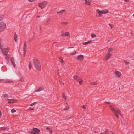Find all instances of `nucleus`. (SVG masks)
<instances>
[{"mask_svg": "<svg viewBox=\"0 0 134 134\" xmlns=\"http://www.w3.org/2000/svg\"><path fill=\"white\" fill-rule=\"evenodd\" d=\"M102 14H106L108 13H109V11L107 9H105L102 10Z\"/></svg>", "mask_w": 134, "mask_h": 134, "instance_id": "obj_15", "label": "nucleus"}, {"mask_svg": "<svg viewBox=\"0 0 134 134\" xmlns=\"http://www.w3.org/2000/svg\"><path fill=\"white\" fill-rule=\"evenodd\" d=\"M133 16L134 17V14H133Z\"/></svg>", "mask_w": 134, "mask_h": 134, "instance_id": "obj_57", "label": "nucleus"}, {"mask_svg": "<svg viewBox=\"0 0 134 134\" xmlns=\"http://www.w3.org/2000/svg\"><path fill=\"white\" fill-rule=\"evenodd\" d=\"M6 129V128L5 127H2L0 128V130H5Z\"/></svg>", "mask_w": 134, "mask_h": 134, "instance_id": "obj_27", "label": "nucleus"}, {"mask_svg": "<svg viewBox=\"0 0 134 134\" xmlns=\"http://www.w3.org/2000/svg\"><path fill=\"white\" fill-rule=\"evenodd\" d=\"M111 40H108L107 42V43H109V42H111Z\"/></svg>", "mask_w": 134, "mask_h": 134, "instance_id": "obj_44", "label": "nucleus"}, {"mask_svg": "<svg viewBox=\"0 0 134 134\" xmlns=\"http://www.w3.org/2000/svg\"><path fill=\"white\" fill-rule=\"evenodd\" d=\"M48 3V2L46 1L40 3L38 4V7L41 8V9H43L45 8Z\"/></svg>", "mask_w": 134, "mask_h": 134, "instance_id": "obj_2", "label": "nucleus"}, {"mask_svg": "<svg viewBox=\"0 0 134 134\" xmlns=\"http://www.w3.org/2000/svg\"><path fill=\"white\" fill-rule=\"evenodd\" d=\"M109 26H110L111 27V28H112V25H111V24H109Z\"/></svg>", "mask_w": 134, "mask_h": 134, "instance_id": "obj_51", "label": "nucleus"}, {"mask_svg": "<svg viewBox=\"0 0 134 134\" xmlns=\"http://www.w3.org/2000/svg\"><path fill=\"white\" fill-rule=\"evenodd\" d=\"M16 112V110L15 109H13L11 110V112L12 113H15Z\"/></svg>", "mask_w": 134, "mask_h": 134, "instance_id": "obj_26", "label": "nucleus"}, {"mask_svg": "<svg viewBox=\"0 0 134 134\" xmlns=\"http://www.w3.org/2000/svg\"><path fill=\"white\" fill-rule=\"evenodd\" d=\"M46 129L47 130H49V131H50V133H51V134L52 132V130H51L48 127H47L46 128Z\"/></svg>", "mask_w": 134, "mask_h": 134, "instance_id": "obj_25", "label": "nucleus"}, {"mask_svg": "<svg viewBox=\"0 0 134 134\" xmlns=\"http://www.w3.org/2000/svg\"><path fill=\"white\" fill-rule=\"evenodd\" d=\"M26 53V50H24V56H25Z\"/></svg>", "mask_w": 134, "mask_h": 134, "instance_id": "obj_37", "label": "nucleus"}, {"mask_svg": "<svg viewBox=\"0 0 134 134\" xmlns=\"http://www.w3.org/2000/svg\"><path fill=\"white\" fill-rule=\"evenodd\" d=\"M15 100V99H7V100H8L11 101V100Z\"/></svg>", "mask_w": 134, "mask_h": 134, "instance_id": "obj_45", "label": "nucleus"}, {"mask_svg": "<svg viewBox=\"0 0 134 134\" xmlns=\"http://www.w3.org/2000/svg\"><path fill=\"white\" fill-rule=\"evenodd\" d=\"M27 48V44L26 42H25L24 44V50H26Z\"/></svg>", "mask_w": 134, "mask_h": 134, "instance_id": "obj_21", "label": "nucleus"}, {"mask_svg": "<svg viewBox=\"0 0 134 134\" xmlns=\"http://www.w3.org/2000/svg\"><path fill=\"white\" fill-rule=\"evenodd\" d=\"M115 73L116 74V75H117V71H116L115 72Z\"/></svg>", "mask_w": 134, "mask_h": 134, "instance_id": "obj_52", "label": "nucleus"}, {"mask_svg": "<svg viewBox=\"0 0 134 134\" xmlns=\"http://www.w3.org/2000/svg\"><path fill=\"white\" fill-rule=\"evenodd\" d=\"M73 78L77 81H79V80H80V77L76 75H74L73 77Z\"/></svg>", "mask_w": 134, "mask_h": 134, "instance_id": "obj_16", "label": "nucleus"}, {"mask_svg": "<svg viewBox=\"0 0 134 134\" xmlns=\"http://www.w3.org/2000/svg\"><path fill=\"white\" fill-rule=\"evenodd\" d=\"M29 67L30 69H31L32 68V63L31 61L29 62Z\"/></svg>", "mask_w": 134, "mask_h": 134, "instance_id": "obj_18", "label": "nucleus"}, {"mask_svg": "<svg viewBox=\"0 0 134 134\" xmlns=\"http://www.w3.org/2000/svg\"><path fill=\"white\" fill-rule=\"evenodd\" d=\"M77 59L78 60L81 61L83 59V56L82 55H79L77 57Z\"/></svg>", "mask_w": 134, "mask_h": 134, "instance_id": "obj_9", "label": "nucleus"}, {"mask_svg": "<svg viewBox=\"0 0 134 134\" xmlns=\"http://www.w3.org/2000/svg\"><path fill=\"white\" fill-rule=\"evenodd\" d=\"M18 100H11V102L9 101L8 102V103H13L16 102V101H17Z\"/></svg>", "mask_w": 134, "mask_h": 134, "instance_id": "obj_19", "label": "nucleus"}, {"mask_svg": "<svg viewBox=\"0 0 134 134\" xmlns=\"http://www.w3.org/2000/svg\"><path fill=\"white\" fill-rule=\"evenodd\" d=\"M91 36L92 38H94L96 36V35L95 34L92 33L91 34Z\"/></svg>", "mask_w": 134, "mask_h": 134, "instance_id": "obj_20", "label": "nucleus"}, {"mask_svg": "<svg viewBox=\"0 0 134 134\" xmlns=\"http://www.w3.org/2000/svg\"><path fill=\"white\" fill-rule=\"evenodd\" d=\"M2 81V79H0V82L1 81Z\"/></svg>", "mask_w": 134, "mask_h": 134, "instance_id": "obj_55", "label": "nucleus"}, {"mask_svg": "<svg viewBox=\"0 0 134 134\" xmlns=\"http://www.w3.org/2000/svg\"><path fill=\"white\" fill-rule=\"evenodd\" d=\"M2 113L1 111H0V118H1V117Z\"/></svg>", "mask_w": 134, "mask_h": 134, "instance_id": "obj_50", "label": "nucleus"}, {"mask_svg": "<svg viewBox=\"0 0 134 134\" xmlns=\"http://www.w3.org/2000/svg\"><path fill=\"white\" fill-rule=\"evenodd\" d=\"M82 108L83 109H86V107H85V105H83V106H82Z\"/></svg>", "mask_w": 134, "mask_h": 134, "instance_id": "obj_49", "label": "nucleus"}, {"mask_svg": "<svg viewBox=\"0 0 134 134\" xmlns=\"http://www.w3.org/2000/svg\"><path fill=\"white\" fill-rule=\"evenodd\" d=\"M43 89L44 88L43 87H39L38 89L35 90V92H40L42 91Z\"/></svg>", "mask_w": 134, "mask_h": 134, "instance_id": "obj_12", "label": "nucleus"}, {"mask_svg": "<svg viewBox=\"0 0 134 134\" xmlns=\"http://www.w3.org/2000/svg\"><path fill=\"white\" fill-rule=\"evenodd\" d=\"M108 132V130H106L105 131L104 133L106 134Z\"/></svg>", "mask_w": 134, "mask_h": 134, "instance_id": "obj_47", "label": "nucleus"}, {"mask_svg": "<svg viewBox=\"0 0 134 134\" xmlns=\"http://www.w3.org/2000/svg\"><path fill=\"white\" fill-rule=\"evenodd\" d=\"M124 62L125 63L126 65H128L129 63V62L126 60H124Z\"/></svg>", "mask_w": 134, "mask_h": 134, "instance_id": "obj_31", "label": "nucleus"}, {"mask_svg": "<svg viewBox=\"0 0 134 134\" xmlns=\"http://www.w3.org/2000/svg\"><path fill=\"white\" fill-rule=\"evenodd\" d=\"M63 98L64 99H65V100H66V96H65V95L64 94H63Z\"/></svg>", "mask_w": 134, "mask_h": 134, "instance_id": "obj_40", "label": "nucleus"}, {"mask_svg": "<svg viewBox=\"0 0 134 134\" xmlns=\"http://www.w3.org/2000/svg\"><path fill=\"white\" fill-rule=\"evenodd\" d=\"M104 103H107L108 104H110L111 103L110 102H104Z\"/></svg>", "mask_w": 134, "mask_h": 134, "instance_id": "obj_43", "label": "nucleus"}, {"mask_svg": "<svg viewBox=\"0 0 134 134\" xmlns=\"http://www.w3.org/2000/svg\"><path fill=\"white\" fill-rule=\"evenodd\" d=\"M79 83L80 85H81L83 82V80L80 78V80H79Z\"/></svg>", "mask_w": 134, "mask_h": 134, "instance_id": "obj_22", "label": "nucleus"}, {"mask_svg": "<svg viewBox=\"0 0 134 134\" xmlns=\"http://www.w3.org/2000/svg\"><path fill=\"white\" fill-rule=\"evenodd\" d=\"M70 33L68 32H64L63 31L61 32V36L63 37H65L66 36H69Z\"/></svg>", "mask_w": 134, "mask_h": 134, "instance_id": "obj_6", "label": "nucleus"}, {"mask_svg": "<svg viewBox=\"0 0 134 134\" xmlns=\"http://www.w3.org/2000/svg\"><path fill=\"white\" fill-rule=\"evenodd\" d=\"M36 0H28V1L30 2H32L35 1Z\"/></svg>", "mask_w": 134, "mask_h": 134, "instance_id": "obj_42", "label": "nucleus"}, {"mask_svg": "<svg viewBox=\"0 0 134 134\" xmlns=\"http://www.w3.org/2000/svg\"><path fill=\"white\" fill-rule=\"evenodd\" d=\"M1 38H0V42H1Z\"/></svg>", "mask_w": 134, "mask_h": 134, "instance_id": "obj_59", "label": "nucleus"}, {"mask_svg": "<svg viewBox=\"0 0 134 134\" xmlns=\"http://www.w3.org/2000/svg\"><path fill=\"white\" fill-rule=\"evenodd\" d=\"M60 59L61 63L62 64H63V60L62 59Z\"/></svg>", "mask_w": 134, "mask_h": 134, "instance_id": "obj_38", "label": "nucleus"}, {"mask_svg": "<svg viewBox=\"0 0 134 134\" xmlns=\"http://www.w3.org/2000/svg\"><path fill=\"white\" fill-rule=\"evenodd\" d=\"M76 54V51H74L72 52L70 54L71 55H73L75 54Z\"/></svg>", "mask_w": 134, "mask_h": 134, "instance_id": "obj_23", "label": "nucleus"}, {"mask_svg": "<svg viewBox=\"0 0 134 134\" xmlns=\"http://www.w3.org/2000/svg\"><path fill=\"white\" fill-rule=\"evenodd\" d=\"M69 106L67 105L66 107L64 109V110H66L69 109L68 108Z\"/></svg>", "mask_w": 134, "mask_h": 134, "instance_id": "obj_35", "label": "nucleus"}, {"mask_svg": "<svg viewBox=\"0 0 134 134\" xmlns=\"http://www.w3.org/2000/svg\"><path fill=\"white\" fill-rule=\"evenodd\" d=\"M112 54H111L108 53L105 55L104 59L106 61L108 60L110 58Z\"/></svg>", "mask_w": 134, "mask_h": 134, "instance_id": "obj_5", "label": "nucleus"}, {"mask_svg": "<svg viewBox=\"0 0 134 134\" xmlns=\"http://www.w3.org/2000/svg\"><path fill=\"white\" fill-rule=\"evenodd\" d=\"M126 2H129V0H124Z\"/></svg>", "mask_w": 134, "mask_h": 134, "instance_id": "obj_48", "label": "nucleus"}, {"mask_svg": "<svg viewBox=\"0 0 134 134\" xmlns=\"http://www.w3.org/2000/svg\"><path fill=\"white\" fill-rule=\"evenodd\" d=\"M8 96V94H5L3 96V97L4 98H5L7 97Z\"/></svg>", "mask_w": 134, "mask_h": 134, "instance_id": "obj_39", "label": "nucleus"}, {"mask_svg": "<svg viewBox=\"0 0 134 134\" xmlns=\"http://www.w3.org/2000/svg\"><path fill=\"white\" fill-rule=\"evenodd\" d=\"M9 49L8 48H3L2 49V52L3 54L4 55H6L8 53Z\"/></svg>", "mask_w": 134, "mask_h": 134, "instance_id": "obj_8", "label": "nucleus"}, {"mask_svg": "<svg viewBox=\"0 0 134 134\" xmlns=\"http://www.w3.org/2000/svg\"><path fill=\"white\" fill-rule=\"evenodd\" d=\"M4 16L3 15H0V21H1L3 19Z\"/></svg>", "mask_w": 134, "mask_h": 134, "instance_id": "obj_29", "label": "nucleus"}, {"mask_svg": "<svg viewBox=\"0 0 134 134\" xmlns=\"http://www.w3.org/2000/svg\"><path fill=\"white\" fill-rule=\"evenodd\" d=\"M34 108H32L31 107L29 108V110H34Z\"/></svg>", "mask_w": 134, "mask_h": 134, "instance_id": "obj_41", "label": "nucleus"}, {"mask_svg": "<svg viewBox=\"0 0 134 134\" xmlns=\"http://www.w3.org/2000/svg\"><path fill=\"white\" fill-rule=\"evenodd\" d=\"M100 134H105V133H100Z\"/></svg>", "mask_w": 134, "mask_h": 134, "instance_id": "obj_53", "label": "nucleus"}, {"mask_svg": "<svg viewBox=\"0 0 134 134\" xmlns=\"http://www.w3.org/2000/svg\"><path fill=\"white\" fill-rule=\"evenodd\" d=\"M96 83H96L94 82H90V84L92 85H95L96 84Z\"/></svg>", "mask_w": 134, "mask_h": 134, "instance_id": "obj_28", "label": "nucleus"}, {"mask_svg": "<svg viewBox=\"0 0 134 134\" xmlns=\"http://www.w3.org/2000/svg\"><path fill=\"white\" fill-rule=\"evenodd\" d=\"M96 12L99 14V16H101V14H102V10H100L99 9H98L96 10Z\"/></svg>", "mask_w": 134, "mask_h": 134, "instance_id": "obj_14", "label": "nucleus"}, {"mask_svg": "<svg viewBox=\"0 0 134 134\" xmlns=\"http://www.w3.org/2000/svg\"><path fill=\"white\" fill-rule=\"evenodd\" d=\"M62 23L64 24V25H66L68 24V23L67 22H62Z\"/></svg>", "mask_w": 134, "mask_h": 134, "instance_id": "obj_34", "label": "nucleus"}, {"mask_svg": "<svg viewBox=\"0 0 134 134\" xmlns=\"http://www.w3.org/2000/svg\"><path fill=\"white\" fill-rule=\"evenodd\" d=\"M40 131L39 129L37 128H34L33 131L31 132V134H40L39 132Z\"/></svg>", "mask_w": 134, "mask_h": 134, "instance_id": "obj_4", "label": "nucleus"}, {"mask_svg": "<svg viewBox=\"0 0 134 134\" xmlns=\"http://www.w3.org/2000/svg\"><path fill=\"white\" fill-rule=\"evenodd\" d=\"M11 60L13 66L15 67L16 66V65L15 63L14 59L13 57H12L11 58Z\"/></svg>", "mask_w": 134, "mask_h": 134, "instance_id": "obj_10", "label": "nucleus"}, {"mask_svg": "<svg viewBox=\"0 0 134 134\" xmlns=\"http://www.w3.org/2000/svg\"><path fill=\"white\" fill-rule=\"evenodd\" d=\"M94 132L95 133H96V131H94Z\"/></svg>", "mask_w": 134, "mask_h": 134, "instance_id": "obj_58", "label": "nucleus"}, {"mask_svg": "<svg viewBox=\"0 0 134 134\" xmlns=\"http://www.w3.org/2000/svg\"><path fill=\"white\" fill-rule=\"evenodd\" d=\"M3 48V46L2 44H1V43H0V48L2 50V49Z\"/></svg>", "mask_w": 134, "mask_h": 134, "instance_id": "obj_36", "label": "nucleus"}, {"mask_svg": "<svg viewBox=\"0 0 134 134\" xmlns=\"http://www.w3.org/2000/svg\"><path fill=\"white\" fill-rule=\"evenodd\" d=\"M11 60L13 66L15 67L16 66V65L15 63L14 59L13 57H12L11 58Z\"/></svg>", "mask_w": 134, "mask_h": 134, "instance_id": "obj_11", "label": "nucleus"}, {"mask_svg": "<svg viewBox=\"0 0 134 134\" xmlns=\"http://www.w3.org/2000/svg\"><path fill=\"white\" fill-rule=\"evenodd\" d=\"M121 75V74L120 72L118 71V77H120Z\"/></svg>", "mask_w": 134, "mask_h": 134, "instance_id": "obj_30", "label": "nucleus"}, {"mask_svg": "<svg viewBox=\"0 0 134 134\" xmlns=\"http://www.w3.org/2000/svg\"><path fill=\"white\" fill-rule=\"evenodd\" d=\"M65 11V10H62L60 11V12H57L58 13H59L60 14H62Z\"/></svg>", "mask_w": 134, "mask_h": 134, "instance_id": "obj_24", "label": "nucleus"}, {"mask_svg": "<svg viewBox=\"0 0 134 134\" xmlns=\"http://www.w3.org/2000/svg\"><path fill=\"white\" fill-rule=\"evenodd\" d=\"M130 34L132 36H134V34L133 33H132V32H131V33Z\"/></svg>", "mask_w": 134, "mask_h": 134, "instance_id": "obj_46", "label": "nucleus"}, {"mask_svg": "<svg viewBox=\"0 0 134 134\" xmlns=\"http://www.w3.org/2000/svg\"><path fill=\"white\" fill-rule=\"evenodd\" d=\"M14 38L15 42H18V36L16 33H15L14 34Z\"/></svg>", "mask_w": 134, "mask_h": 134, "instance_id": "obj_13", "label": "nucleus"}, {"mask_svg": "<svg viewBox=\"0 0 134 134\" xmlns=\"http://www.w3.org/2000/svg\"><path fill=\"white\" fill-rule=\"evenodd\" d=\"M40 17V16H37V17L38 18Z\"/></svg>", "mask_w": 134, "mask_h": 134, "instance_id": "obj_54", "label": "nucleus"}, {"mask_svg": "<svg viewBox=\"0 0 134 134\" xmlns=\"http://www.w3.org/2000/svg\"><path fill=\"white\" fill-rule=\"evenodd\" d=\"M112 134H114V133H112Z\"/></svg>", "mask_w": 134, "mask_h": 134, "instance_id": "obj_60", "label": "nucleus"}, {"mask_svg": "<svg viewBox=\"0 0 134 134\" xmlns=\"http://www.w3.org/2000/svg\"><path fill=\"white\" fill-rule=\"evenodd\" d=\"M118 113H119V112L118 111Z\"/></svg>", "mask_w": 134, "mask_h": 134, "instance_id": "obj_56", "label": "nucleus"}, {"mask_svg": "<svg viewBox=\"0 0 134 134\" xmlns=\"http://www.w3.org/2000/svg\"><path fill=\"white\" fill-rule=\"evenodd\" d=\"M6 24L3 22H0V32L3 31L5 28Z\"/></svg>", "mask_w": 134, "mask_h": 134, "instance_id": "obj_3", "label": "nucleus"}, {"mask_svg": "<svg viewBox=\"0 0 134 134\" xmlns=\"http://www.w3.org/2000/svg\"><path fill=\"white\" fill-rule=\"evenodd\" d=\"M92 41V40H90L89 41H88L85 42H83L82 43V44L84 45H86L89 44Z\"/></svg>", "mask_w": 134, "mask_h": 134, "instance_id": "obj_17", "label": "nucleus"}, {"mask_svg": "<svg viewBox=\"0 0 134 134\" xmlns=\"http://www.w3.org/2000/svg\"><path fill=\"white\" fill-rule=\"evenodd\" d=\"M109 107L112 111L117 116V114L116 110L115 109L113 106L111 105H110Z\"/></svg>", "mask_w": 134, "mask_h": 134, "instance_id": "obj_7", "label": "nucleus"}, {"mask_svg": "<svg viewBox=\"0 0 134 134\" xmlns=\"http://www.w3.org/2000/svg\"><path fill=\"white\" fill-rule=\"evenodd\" d=\"M34 63L36 68L38 70L40 71L41 67L38 60L37 59H35L34 60Z\"/></svg>", "mask_w": 134, "mask_h": 134, "instance_id": "obj_1", "label": "nucleus"}, {"mask_svg": "<svg viewBox=\"0 0 134 134\" xmlns=\"http://www.w3.org/2000/svg\"><path fill=\"white\" fill-rule=\"evenodd\" d=\"M36 103V102H35L33 103H31L30 104V105L31 106H33Z\"/></svg>", "mask_w": 134, "mask_h": 134, "instance_id": "obj_33", "label": "nucleus"}, {"mask_svg": "<svg viewBox=\"0 0 134 134\" xmlns=\"http://www.w3.org/2000/svg\"><path fill=\"white\" fill-rule=\"evenodd\" d=\"M112 50V49L111 48H109L108 49V53H110L111 52Z\"/></svg>", "mask_w": 134, "mask_h": 134, "instance_id": "obj_32", "label": "nucleus"}]
</instances>
